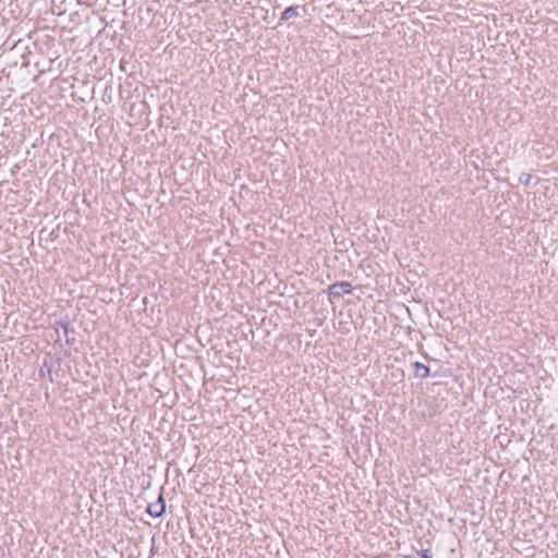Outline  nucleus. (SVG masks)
I'll use <instances>...</instances> for the list:
<instances>
[{
    "label": "nucleus",
    "mask_w": 558,
    "mask_h": 558,
    "mask_svg": "<svg viewBox=\"0 0 558 558\" xmlns=\"http://www.w3.org/2000/svg\"><path fill=\"white\" fill-rule=\"evenodd\" d=\"M298 9H299L298 7H289V8L284 9V11L281 14L280 20L288 21L291 17L299 15Z\"/></svg>",
    "instance_id": "4"
},
{
    "label": "nucleus",
    "mask_w": 558,
    "mask_h": 558,
    "mask_svg": "<svg viewBox=\"0 0 558 558\" xmlns=\"http://www.w3.org/2000/svg\"><path fill=\"white\" fill-rule=\"evenodd\" d=\"M352 291L350 282L341 281L336 282L329 287V295L332 298H340L343 294H349Z\"/></svg>",
    "instance_id": "1"
},
{
    "label": "nucleus",
    "mask_w": 558,
    "mask_h": 558,
    "mask_svg": "<svg viewBox=\"0 0 558 558\" xmlns=\"http://www.w3.org/2000/svg\"><path fill=\"white\" fill-rule=\"evenodd\" d=\"M421 558H433V554L429 549H424L421 553Z\"/></svg>",
    "instance_id": "6"
},
{
    "label": "nucleus",
    "mask_w": 558,
    "mask_h": 558,
    "mask_svg": "<svg viewBox=\"0 0 558 558\" xmlns=\"http://www.w3.org/2000/svg\"><path fill=\"white\" fill-rule=\"evenodd\" d=\"M166 511V504L162 495L159 496L156 502H151L147 507V512L154 518H160Z\"/></svg>",
    "instance_id": "2"
},
{
    "label": "nucleus",
    "mask_w": 558,
    "mask_h": 558,
    "mask_svg": "<svg viewBox=\"0 0 558 558\" xmlns=\"http://www.w3.org/2000/svg\"><path fill=\"white\" fill-rule=\"evenodd\" d=\"M415 377L424 379L429 375V367L421 362H414L412 364Z\"/></svg>",
    "instance_id": "3"
},
{
    "label": "nucleus",
    "mask_w": 558,
    "mask_h": 558,
    "mask_svg": "<svg viewBox=\"0 0 558 558\" xmlns=\"http://www.w3.org/2000/svg\"><path fill=\"white\" fill-rule=\"evenodd\" d=\"M532 180V175L529 173H521L519 177V182L523 185H529Z\"/></svg>",
    "instance_id": "5"
}]
</instances>
